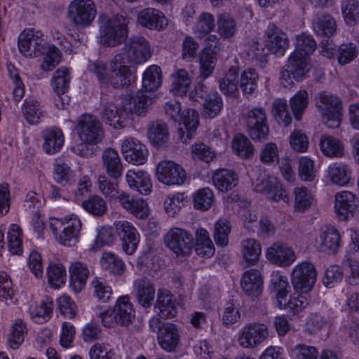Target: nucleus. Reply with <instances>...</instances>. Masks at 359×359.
Returning a JSON list of instances; mask_svg holds the SVG:
<instances>
[{"instance_id":"nucleus-48","label":"nucleus","mask_w":359,"mask_h":359,"mask_svg":"<svg viewBox=\"0 0 359 359\" xmlns=\"http://www.w3.org/2000/svg\"><path fill=\"white\" fill-rule=\"evenodd\" d=\"M196 241L195 251L198 255L207 258L214 255L215 246L208 231L204 229H198L196 232Z\"/></svg>"},{"instance_id":"nucleus-15","label":"nucleus","mask_w":359,"mask_h":359,"mask_svg":"<svg viewBox=\"0 0 359 359\" xmlns=\"http://www.w3.org/2000/svg\"><path fill=\"white\" fill-rule=\"evenodd\" d=\"M164 241L166 246L177 256H189L192 252L194 238L191 233L183 229H171Z\"/></svg>"},{"instance_id":"nucleus-56","label":"nucleus","mask_w":359,"mask_h":359,"mask_svg":"<svg viewBox=\"0 0 359 359\" xmlns=\"http://www.w3.org/2000/svg\"><path fill=\"white\" fill-rule=\"evenodd\" d=\"M238 73L236 68H231L229 72L219 81V89L226 95L236 96L238 94Z\"/></svg>"},{"instance_id":"nucleus-40","label":"nucleus","mask_w":359,"mask_h":359,"mask_svg":"<svg viewBox=\"0 0 359 359\" xmlns=\"http://www.w3.org/2000/svg\"><path fill=\"white\" fill-rule=\"evenodd\" d=\"M241 254L247 266L256 265L262 255V245L255 238H246L241 243Z\"/></svg>"},{"instance_id":"nucleus-53","label":"nucleus","mask_w":359,"mask_h":359,"mask_svg":"<svg viewBox=\"0 0 359 359\" xmlns=\"http://www.w3.org/2000/svg\"><path fill=\"white\" fill-rule=\"evenodd\" d=\"M294 207L297 211L303 212L309 209L314 201V196L311 191L305 187H297L294 189Z\"/></svg>"},{"instance_id":"nucleus-21","label":"nucleus","mask_w":359,"mask_h":359,"mask_svg":"<svg viewBox=\"0 0 359 359\" xmlns=\"http://www.w3.org/2000/svg\"><path fill=\"white\" fill-rule=\"evenodd\" d=\"M266 121V114L263 108L255 107L248 111L247 126L252 139L261 140L266 137L269 131Z\"/></svg>"},{"instance_id":"nucleus-10","label":"nucleus","mask_w":359,"mask_h":359,"mask_svg":"<svg viewBox=\"0 0 359 359\" xmlns=\"http://www.w3.org/2000/svg\"><path fill=\"white\" fill-rule=\"evenodd\" d=\"M317 272L310 262L303 261L296 264L291 272V283L295 292L309 293L316 281Z\"/></svg>"},{"instance_id":"nucleus-60","label":"nucleus","mask_w":359,"mask_h":359,"mask_svg":"<svg viewBox=\"0 0 359 359\" xmlns=\"http://www.w3.org/2000/svg\"><path fill=\"white\" fill-rule=\"evenodd\" d=\"M271 113L279 125L287 127L291 123L292 118L285 99L277 98L273 101Z\"/></svg>"},{"instance_id":"nucleus-44","label":"nucleus","mask_w":359,"mask_h":359,"mask_svg":"<svg viewBox=\"0 0 359 359\" xmlns=\"http://www.w3.org/2000/svg\"><path fill=\"white\" fill-rule=\"evenodd\" d=\"M322 153L330 158H341L344 154L343 142L331 135H323L320 140Z\"/></svg>"},{"instance_id":"nucleus-42","label":"nucleus","mask_w":359,"mask_h":359,"mask_svg":"<svg viewBox=\"0 0 359 359\" xmlns=\"http://www.w3.org/2000/svg\"><path fill=\"white\" fill-rule=\"evenodd\" d=\"M217 32L219 37L224 40L232 39L237 32L236 20L226 13H221L217 15Z\"/></svg>"},{"instance_id":"nucleus-51","label":"nucleus","mask_w":359,"mask_h":359,"mask_svg":"<svg viewBox=\"0 0 359 359\" xmlns=\"http://www.w3.org/2000/svg\"><path fill=\"white\" fill-rule=\"evenodd\" d=\"M231 147L233 152L243 159L251 158L255 151L254 147L250 140L241 134L234 136L231 142Z\"/></svg>"},{"instance_id":"nucleus-39","label":"nucleus","mask_w":359,"mask_h":359,"mask_svg":"<svg viewBox=\"0 0 359 359\" xmlns=\"http://www.w3.org/2000/svg\"><path fill=\"white\" fill-rule=\"evenodd\" d=\"M135 285L138 304L145 309L150 308L156 294L154 285L149 280L145 279L137 280Z\"/></svg>"},{"instance_id":"nucleus-57","label":"nucleus","mask_w":359,"mask_h":359,"mask_svg":"<svg viewBox=\"0 0 359 359\" xmlns=\"http://www.w3.org/2000/svg\"><path fill=\"white\" fill-rule=\"evenodd\" d=\"M318 169L315 161L309 156H302L299 159L298 175L304 182H313L317 176Z\"/></svg>"},{"instance_id":"nucleus-47","label":"nucleus","mask_w":359,"mask_h":359,"mask_svg":"<svg viewBox=\"0 0 359 359\" xmlns=\"http://www.w3.org/2000/svg\"><path fill=\"white\" fill-rule=\"evenodd\" d=\"M142 88L147 92L156 90L162 83L161 69L158 65H150L142 74Z\"/></svg>"},{"instance_id":"nucleus-1","label":"nucleus","mask_w":359,"mask_h":359,"mask_svg":"<svg viewBox=\"0 0 359 359\" xmlns=\"http://www.w3.org/2000/svg\"><path fill=\"white\" fill-rule=\"evenodd\" d=\"M165 114L175 122L179 123L178 134L183 142H189L195 135L199 125L198 113L188 109L182 113L181 104L176 100H170L165 104Z\"/></svg>"},{"instance_id":"nucleus-54","label":"nucleus","mask_w":359,"mask_h":359,"mask_svg":"<svg viewBox=\"0 0 359 359\" xmlns=\"http://www.w3.org/2000/svg\"><path fill=\"white\" fill-rule=\"evenodd\" d=\"M42 55H43V59L40 67L45 72H50L57 66L62 55L60 50L55 46L49 43L46 44Z\"/></svg>"},{"instance_id":"nucleus-35","label":"nucleus","mask_w":359,"mask_h":359,"mask_svg":"<svg viewBox=\"0 0 359 359\" xmlns=\"http://www.w3.org/2000/svg\"><path fill=\"white\" fill-rule=\"evenodd\" d=\"M312 28L317 36L328 39L335 34L337 26L332 16L321 13L313 16Z\"/></svg>"},{"instance_id":"nucleus-13","label":"nucleus","mask_w":359,"mask_h":359,"mask_svg":"<svg viewBox=\"0 0 359 359\" xmlns=\"http://www.w3.org/2000/svg\"><path fill=\"white\" fill-rule=\"evenodd\" d=\"M47 43L41 31L29 28L20 34L18 48L25 57H35L42 55Z\"/></svg>"},{"instance_id":"nucleus-5","label":"nucleus","mask_w":359,"mask_h":359,"mask_svg":"<svg viewBox=\"0 0 359 359\" xmlns=\"http://www.w3.org/2000/svg\"><path fill=\"white\" fill-rule=\"evenodd\" d=\"M137 81L136 73L121 55H116L110 62L109 76L107 86L126 89Z\"/></svg>"},{"instance_id":"nucleus-7","label":"nucleus","mask_w":359,"mask_h":359,"mask_svg":"<svg viewBox=\"0 0 359 359\" xmlns=\"http://www.w3.org/2000/svg\"><path fill=\"white\" fill-rule=\"evenodd\" d=\"M266 325L257 322L245 324L236 335V342L244 349H254L262 345L269 337Z\"/></svg>"},{"instance_id":"nucleus-8","label":"nucleus","mask_w":359,"mask_h":359,"mask_svg":"<svg viewBox=\"0 0 359 359\" xmlns=\"http://www.w3.org/2000/svg\"><path fill=\"white\" fill-rule=\"evenodd\" d=\"M97 15V8L93 0H73L67 7L69 21L79 28L91 25Z\"/></svg>"},{"instance_id":"nucleus-52","label":"nucleus","mask_w":359,"mask_h":359,"mask_svg":"<svg viewBox=\"0 0 359 359\" xmlns=\"http://www.w3.org/2000/svg\"><path fill=\"white\" fill-rule=\"evenodd\" d=\"M271 284L273 290L276 292L278 304L283 305V301L285 297H287L288 288L290 287L287 278L283 275L280 271L272 273L271 278Z\"/></svg>"},{"instance_id":"nucleus-59","label":"nucleus","mask_w":359,"mask_h":359,"mask_svg":"<svg viewBox=\"0 0 359 359\" xmlns=\"http://www.w3.org/2000/svg\"><path fill=\"white\" fill-rule=\"evenodd\" d=\"M191 158L194 161H201L206 163L212 161L215 157V151L209 146L203 142H196L190 147Z\"/></svg>"},{"instance_id":"nucleus-38","label":"nucleus","mask_w":359,"mask_h":359,"mask_svg":"<svg viewBox=\"0 0 359 359\" xmlns=\"http://www.w3.org/2000/svg\"><path fill=\"white\" fill-rule=\"evenodd\" d=\"M327 176L332 184L339 186H346L351 181V170L347 164L336 162L331 163L328 166Z\"/></svg>"},{"instance_id":"nucleus-34","label":"nucleus","mask_w":359,"mask_h":359,"mask_svg":"<svg viewBox=\"0 0 359 359\" xmlns=\"http://www.w3.org/2000/svg\"><path fill=\"white\" fill-rule=\"evenodd\" d=\"M53 299L45 296L39 302L32 303L28 309V313L33 321L43 323L50 319L53 311Z\"/></svg>"},{"instance_id":"nucleus-63","label":"nucleus","mask_w":359,"mask_h":359,"mask_svg":"<svg viewBox=\"0 0 359 359\" xmlns=\"http://www.w3.org/2000/svg\"><path fill=\"white\" fill-rule=\"evenodd\" d=\"M223 107L222 97L217 92L210 93L207 95L204 102V114L205 116L213 118L221 111Z\"/></svg>"},{"instance_id":"nucleus-61","label":"nucleus","mask_w":359,"mask_h":359,"mask_svg":"<svg viewBox=\"0 0 359 359\" xmlns=\"http://www.w3.org/2000/svg\"><path fill=\"white\" fill-rule=\"evenodd\" d=\"M214 200V193L211 189H200L193 196L194 207L202 211L207 210L211 208Z\"/></svg>"},{"instance_id":"nucleus-31","label":"nucleus","mask_w":359,"mask_h":359,"mask_svg":"<svg viewBox=\"0 0 359 359\" xmlns=\"http://www.w3.org/2000/svg\"><path fill=\"white\" fill-rule=\"evenodd\" d=\"M102 167L107 174L113 180L119 179L123 174V167L117 151L107 148L102 153Z\"/></svg>"},{"instance_id":"nucleus-46","label":"nucleus","mask_w":359,"mask_h":359,"mask_svg":"<svg viewBox=\"0 0 359 359\" xmlns=\"http://www.w3.org/2000/svg\"><path fill=\"white\" fill-rule=\"evenodd\" d=\"M309 293H302L295 292L289 299L287 297L283 299V305L278 304L280 309L287 310L293 314H298L304 310L309 304Z\"/></svg>"},{"instance_id":"nucleus-26","label":"nucleus","mask_w":359,"mask_h":359,"mask_svg":"<svg viewBox=\"0 0 359 359\" xmlns=\"http://www.w3.org/2000/svg\"><path fill=\"white\" fill-rule=\"evenodd\" d=\"M100 116L104 123L115 129L123 128L128 116L123 111V105L119 107L114 100L103 102Z\"/></svg>"},{"instance_id":"nucleus-23","label":"nucleus","mask_w":359,"mask_h":359,"mask_svg":"<svg viewBox=\"0 0 359 359\" xmlns=\"http://www.w3.org/2000/svg\"><path fill=\"white\" fill-rule=\"evenodd\" d=\"M266 259L272 264L280 266H290L297 259L292 247L283 243H273L266 252Z\"/></svg>"},{"instance_id":"nucleus-32","label":"nucleus","mask_w":359,"mask_h":359,"mask_svg":"<svg viewBox=\"0 0 359 359\" xmlns=\"http://www.w3.org/2000/svg\"><path fill=\"white\" fill-rule=\"evenodd\" d=\"M53 180L62 187H71L77 180V171L72 169L68 161L58 158L53 165Z\"/></svg>"},{"instance_id":"nucleus-11","label":"nucleus","mask_w":359,"mask_h":359,"mask_svg":"<svg viewBox=\"0 0 359 359\" xmlns=\"http://www.w3.org/2000/svg\"><path fill=\"white\" fill-rule=\"evenodd\" d=\"M126 25V19L122 15L107 20L100 27V43L111 47L120 44L127 36Z\"/></svg>"},{"instance_id":"nucleus-43","label":"nucleus","mask_w":359,"mask_h":359,"mask_svg":"<svg viewBox=\"0 0 359 359\" xmlns=\"http://www.w3.org/2000/svg\"><path fill=\"white\" fill-rule=\"evenodd\" d=\"M148 137L156 147L166 144L169 140V130L167 124L160 120L150 123L148 128Z\"/></svg>"},{"instance_id":"nucleus-50","label":"nucleus","mask_w":359,"mask_h":359,"mask_svg":"<svg viewBox=\"0 0 359 359\" xmlns=\"http://www.w3.org/2000/svg\"><path fill=\"white\" fill-rule=\"evenodd\" d=\"M172 79L171 91L180 96L186 95L191 83V79L187 71L184 69H177L172 75Z\"/></svg>"},{"instance_id":"nucleus-41","label":"nucleus","mask_w":359,"mask_h":359,"mask_svg":"<svg viewBox=\"0 0 359 359\" xmlns=\"http://www.w3.org/2000/svg\"><path fill=\"white\" fill-rule=\"evenodd\" d=\"M217 53L208 46V43L199 55V76L205 79L213 73L217 63Z\"/></svg>"},{"instance_id":"nucleus-22","label":"nucleus","mask_w":359,"mask_h":359,"mask_svg":"<svg viewBox=\"0 0 359 359\" xmlns=\"http://www.w3.org/2000/svg\"><path fill=\"white\" fill-rule=\"evenodd\" d=\"M241 287L251 299L259 297L264 288V276L261 271L254 268L245 271L241 278Z\"/></svg>"},{"instance_id":"nucleus-37","label":"nucleus","mask_w":359,"mask_h":359,"mask_svg":"<svg viewBox=\"0 0 359 359\" xmlns=\"http://www.w3.org/2000/svg\"><path fill=\"white\" fill-rule=\"evenodd\" d=\"M214 186L222 192L234 189L238 184V176L235 171L229 169H218L212 176Z\"/></svg>"},{"instance_id":"nucleus-24","label":"nucleus","mask_w":359,"mask_h":359,"mask_svg":"<svg viewBox=\"0 0 359 359\" xmlns=\"http://www.w3.org/2000/svg\"><path fill=\"white\" fill-rule=\"evenodd\" d=\"M160 347L167 353L176 352L181 344L179 327L174 323H166L157 335Z\"/></svg>"},{"instance_id":"nucleus-49","label":"nucleus","mask_w":359,"mask_h":359,"mask_svg":"<svg viewBox=\"0 0 359 359\" xmlns=\"http://www.w3.org/2000/svg\"><path fill=\"white\" fill-rule=\"evenodd\" d=\"M27 333V323L21 318H17L13 323L8 337V346L12 349H17L23 343Z\"/></svg>"},{"instance_id":"nucleus-62","label":"nucleus","mask_w":359,"mask_h":359,"mask_svg":"<svg viewBox=\"0 0 359 359\" xmlns=\"http://www.w3.org/2000/svg\"><path fill=\"white\" fill-rule=\"evenodd\" d=\"M81 206L86 212L95 217L102 216L107 210L105 201L97 195H93L84 200Z\"/></svg>"},{"instance_id":"nucleus-6","label":"nucleus","mask_w":359,"mask_h":359,"mask_svg":"<svg viewBox=\"0 0 359 359\" xmlns=\"http://www.w3.org/2000/svg\"><path fill=\"white\" fill-rule=\"evenodd\" d=\"M285 69L280 73V80L284 87H290L294 83L302 81L311 67L310 57L292 52L287 59Z\"/></svg>"},{"instance_id":"nucleus-33","label":"nucleus","mask_w":359,"mask_h":359,"mask_svg":"<svg viewBox=\"0 0 359 359\" xmlns=\"http://www.w3.org/2000/svg\"><path fill=\"white\" fill-rule=\"evenodd\" d=\"M69 281L72 289L75 292H81L86 286L90 276V269L87 264L76 261L69 266Z\"/></svg>"},{"instance_id":"nucleus-29","label":"nucleus","mask_w":359,"mask_h":359,"mask_svg":"<svg viewBox=\"0 0 359 359\" xmlns=\"http://www.w3.org/2000/svg\"><path fill=\"white\" fill-rule=\"evenodd\" d=\"M318 244L321 252L335 254L341 244V236L334 227L325 226L320 230Z\"/></svg>"},{"instance_id":"nucleus-28","label":"nucleus","mask_w":359,"mask_h":359,"mask_svg":"<svg viewBox=\"0 0 359 359\" xmlns=\"http://www.w3.org/2000/svg\"><path fill=\"white\" fill-rule=\"evenodd\" d=\"M137 22L150 29H164L168 25L165 15L159 10L147 8L139 12Z\"/></svg>"},{"instance_id":"nucleus-20","label":"nucleus","mask_w":359,"mask_h":359,"mask_svg":"<svg viewBox=\"0 0 359 359\" xmlns=\"http://www.w3.org/2000/svg\"><path fill=\"white\" fill-rule=\"evenodd\" d=\"M359 203L356 195L349 191H341L334 195V211L340 220L353 217Z\"/></svg>"},{"instance_id":"nucleus-25","label":"nucleus","mask_w":359,"mask_h":359,"mask_svg":"<svg viewBox=\"0 0 359 359\" xmlns=\"http://www.w3.org/2000/svg\"><path fill=\"white\" fill-rule=\"evenodd\" d=\"M265 46L271 53L283 55L289 46L287 36L276 25H269L266 31Z\"/></svg>"},{"instance_id":"nucleus-4","label":"nucleus","mask_w":359,"mask_h":359,"mask_svg":"<svg viewBox=\"0 0 359 359\" xmlns=\"http://www.w3.org/2000/svg\"><path fill=\"white\" fill-rule=\"evenodd\" d=\"M316 105L320 113L323 122L327 128L334 129L340 126L343 107L339 97L327 92H321L316 97Z\"/></svg>"},{"instance_id":"nucleus-2","label":"nucleus","mask_w":359,"mask_h":359,"mask_svg":"<svg viewBox=\"0 0 359 359\" xmlns=\"http://www.w3.org/2000/svg\"><path fill=\"white\" fill-rule=\"evenodd\" d=\"M50 229L55 240L61 245L73 246L79 240L81 222L76 215L72 214L64 218H50Z\"/></svg>"},{"instance_id":"nucleus-14","label":"nucleus","mask_w":359,"mask_h":359,"mask_svg":"<svg viewBox=\"0 0 359 359\" xmlns=\"http://www.w3.org/2000/svg\"><path fill=\"white\" fill-rule=\"evenodd\" d=\"M76 130L79 139L87 144H97L104 135L100 122L90 114H84L79 118Z\"/></svg>"},{"instance_id":"nucleus-3","label":"nucleus","mask_w":359,"mask_h":359,"mask_svg":"<svg viewBox=\"0 0 359 359\" xmlns=\"http://www.w3.org/2000/svg\"><path fill=\"white\" fill-rule=\"evenodd\" d=\"M97 316L105 327L128 326L135 317V311L128 296H122L117 299L112 308L100 311Z\"/></svg>"},{"instance_id":"nucleus-18","label":"nucleus","mask_w":359,"mask_h":359,"mask_svg":"<svg viewBox=\"0 0 359 359\" xmlns=\"http://www.w3.org/2000/svg\"><path fill=\"white\" fill-rule=\"evenodd\" d=\"M121 152L124 159L133 165H144L148 159L149 151L146 145L134 137L121 140Z\"/></svg>"},{"instance_id":"nucleus-45","label":"nucleus","mask_w":359,"mask_h":359,"mask_svg":"<svg viewBox=\"0 0 359 359\" xmlns=\"http://www.w3.org/2000/svg\"><path fill=\"white\" fill-rule=\"evenodd\" d=\"M43 137V149L47 154H53L57 152L64 144L62 132L58 128H52L44 130Z\"/></svg>"},{"instance_id":"nucleus-36","label":"nucleus","mask_w":359,"mask_h":359,"mask_svg":"<svg viewBox=\"0 0 359 359\" xmlns=\"http://www.w3.org/2000/svg\"><path fill=\"white\" fill-rule=\"evenodd\" d=\"M126 180L130 189L142 195H148L151 191V178L145 171L129 170L126 174Z\"/></svg>"},{"instance_id":"nucleus-9","label":"nucleus","mask_w":359,"mask_h":359,"mask_svg":"<svg viewBox=\"0 0 359 359\" xmlns=\"http://www.w3.org/2000/svg\"><path fill=\"white\" fill-rule=\"evenodd\" d=\"M116 55H121L128 64L141 65L151 57V46L144 36H133L125 43L123 50Z\"/></svg>"},{"instance_id":"nucleus-30","label":"nucleus","mask_w":359,"mask_h":359,"mask_svg":"<svg viewBox=\"0 0 359 359\" xmlns=\"http://www.w3.org/2000/svg\"><path fill=\"white\" fill-rule=\"evenodd\" d=\"M151 99L143 91L138 90L129 100L123 103V111L128 116H144Z\"/></svg>"},{"instance_id":"nucleus-16","label":"nucleus","mask_w":359,"mask_h":359,"mask_svg":"<svg viewBox=\"0 0 359 359\" xmlns=\"http://www.w3.org/2000/svg\"><path fill=\"white\" fill-rule=\"evenodd\" d=\"M70 80V72L65 67L57 69L50 80V86L55 94L53 102L59 109H65L69 104L70 97L67 94V91Z\"/></svg>"},{"instance_id":"nucleus-55","label":"nucleus","mask_w":359,"mask_h":359,"mask_svg":"<svg viewBox=\"0 0 359 359\" xmlns=\"http://www.w3.org/2000/svg\"><path fill=\"white\" fill-rule=\"evenodd\" d=\"M100 264L103 269L116 275L122 274L126 269L123 260L111 252H104L102 255Z\"/></svg>"},{"instance_id":"nucleus-19","label":"nucleus","mask_w":359,"mask_h":359,"mask_svg":"<svg viewBox=\"0 0 359 359\" xmlns=\"http://www.w3.org/2000/svg\"><path fill=\"white\" fill-rule=\"evenodd\" d=\"M114 226L121 238L123 251L128 255H132L136 251L140 241L137 229L126 220L115 222Z\"/></svg>"},{"instance_id":"nucleus-64","label":"nucleus","mask_w":359,"mask_h":359,"mask_svg":"<svg viewBox=\"0 0 359 359\" xmlns=\"http://www.w3.org/2000/svg\"><path fill=\"white\" fill-rule=\"evenodd\" d=\"M341 13L346 24L353 26L359 23V2L346 0L341 4Z\"/></svg>"},{"instance_id":"nucleus-27","label":"nucleus","mask_w":359,"mask_h":359,"mask_svg":"<svg viewBox=\"0 0 359 359\" xmlns=\"http://www.w3.org/2000/svg\"><path fill=\"white\" fill-rule=\"evenodd\" d=\"M154 309L163 319L172 318L177 313V302L172 294L168 290L159 289L156 294Z\"/></svg>"},{"instance_id":"nucleus-12","label":"nucleus","mask_w":359,"mask_h":359,"mask_svg":"<svg viewBox=\"0 0 359 359\" xmlns=\"http://www.w3.org/2000/svg\"><path fill=\"white\" fill-rule=\"evenodd\" d=\"M156 177L158 182L168 186H181L185 183L187 178L183 167L168 159H163L158 163Z\"/></svg>"},{"instance_id":"nucleus-58","label":"nucleus","mask_w":359,"mask_h":359,"mask_svg":"<svg viewBox=\"0 0 359 359\" xmlns=\"http://www.w3.org/2000/svg\"><path fill=\"white\" fill-rule=\"evenodd\" d=\"M22 114L31 124H37L43 116L40 103L32 98L25 100L22 107Z\"/></svg>"},{"instance_id":"nucleus-17","label":"nucleus","mask_w":359,"mask_h":359,"mask_svg":"<svg viewBox=\"0 0 359 359\" xmlns=\"http://www.w3.org/2000/svg\"><path fill=\"white\" fill-rule=\"evenodd\" d=\"M255 190L266 195L270 201L278 202L280 200L285 203L290 201L288 194L280 180L276 177L266 175L258 178Z\"/></svg>"}]
</instances>
